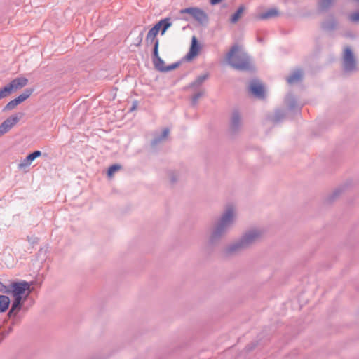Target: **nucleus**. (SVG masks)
I'll list each match as a JSON object with an SVG mask.
<instances>
[{
    "instance_id": "nucleus-5",
    "label": "nucleus",
    "mask_w": 359,
    "mask_h": 359,
    "mask_svg": "<svg viewBox=\"0 0 359 359\" xmlns=\"http://www.w3.org/2000/svg\"><path fill=\"white\" fill-rule=\"evenodd\" d=\"M180 13L189 14L200 23H203L208 20L207 14L202 9L197 7H190L182 9L180 11Z\"/></svg>"
},
{
    "instance_id": "nucleus-1",
    "label": "nucleus",
    "mask_w": 359,
    "mask_h": 359,
    "mask_svg": "<svg viewBox=\"0 0 359 359\" xmlns=\"http://www.w3.org/2000/svg\"><path fill=\"white\" fill-rule=\"evenodd\" d=\"M31 284L26 281L12 283L10 285V292L14 297L11 309L8 313L11 316L14 311H19L21 308L23 301L29 296L31 292Z\"/></svg>"
},
{
    "instance_id": "nucleus-18",
    "label": "nucleus",
    "mask_w": 359,
    "mask_h": 359,
    "mask_svg": "<svg viewBox=\"0 0 359 359\" xmlns=\"http://www.w3.org/2000/svg\"><path fill=\"white\" fill-rule=\"evenodd\" d=\"M121 169V166L119 165H113L110 166L107 171V175L109 178L112 177L114 174L118 171Z\"/></svg>"
},
{
    "instance_id": "nucleus-23",
    "label": "nucleus",
    "mask_w": 359,
    "mask_h": 359,
    "mask_svg": "<svg viewBox=\"0 0 359 359\" xmlns=\"http://www.w3.org/2000/svg\"><path fill=\"white\" fill-rule=\"evenodd\" d=\"M240 121L239 115L237 113H234L232 117L231 124L233 127H236Z\"/></svg>"
},
{
    "instance_id": "nucleus-21",
    "label": "nucleus",
    "mask_w": 359,
    "mask_h": 359,
    "mask_svg": "<svg viewBox=\"0 0 359 359\" xmlns=\"http://www.w3.org/2000/svg\"><path fill=\"white\" fill-rule=\"evenodd\" d=\"M11 93H12L11 92L8 86L6 85V86L0 89V100L6 97H8Z\"/></svg>"
},
{
    "instance_id": "nucleus-7",
    "label": "nucleus",
    "mask_w": 359,
    "mask_h": 359,
    "mask_svg": "<svg viewBox=\"0 0 359 359\" xmlns=\"http://www.w3.org/2000/svg\"><path fill=\"white\" fill-rule=\"evenodd\" d=\"M344 66L346 70H353L355 67V60L350 48H346L344 54Z\"/></svg>"
},
{
    "instance_id": "nucleus-10",
    "label": "nucleus",
    "mask_w": 359,
    "mask_h": 359,
    "mask_svg": "<svg viewBox=\"0 0 359 359\" xmlns=\"http://www.w3.org/2000/svg\"><path fill=\"white\" fill-rule=\"evenodd\" d=\"M250 89L251 93L259 98L264 97V88L262 83L257 81H254L251 83Z\"/></svg>"
},
{
    "instance_id": "nucleus-24",
    "label": "nucleus",
    "mask_w": 359,
    "mask_h": 359,
    "mask_svg": "<svg viewBox=\"0 0 359 359\" xmlns=\"http://www.w3.org/2000/svg\"><path fill=\"white\" fill-rule=\"evenodd\" d=\"M350 20L353 22H359V11L351 15Z\"/></svg>"
},
{
    "instance_id": "nucleus-9",
    "label": "nucleus",
    "mask_w": 359,
    "mask_h": 359,
    "mask_svg": "<svg viewBox=\"0 0 359 359\" xmlns=\"http://www.w3.org/2000/svg\"><path fill=\"white\" fill-rule=\"evenodd\" d=\"M199 51L200 46L198 43L196 37L194 36L191 39V45L189 51L186 56L187 60H192L193 58L198 55Z\"/></svg>"
},
{
    "instance_id": "nucleus-30",
    "label": "nucleus",
    "mask_w": 359,
    "mask_h": 359,
    "mask_svg": "<svg viewBox=\"0 0 359 359\" xmlns=\"http://www.w3.org/2000/svg\"><path fill=\"white\" fill-rule=\"evenodd\" d=\"M355 1L359 2V0H355Z\"/></svg>"
},
{
    "instance_id": "nucleus-27",
    "label": "nucleus",
    "mask_w": 359,
    "mask_h": 359,
    "mask_svg": "<svg viewBox=\"0 0 359 359\" xmlns=\"http://www.w3.org/2000/svg\"><path fill=\"white\" fill-rule=\"evenodd\" d=\"M207 77H208V75H206V74L201 76L197 79L196 82L198 83H201L203 81H205L207 79Z\"/></svg>"
},
{
    "instance_id": "nucleus-14",
    "label": "nucleus",
    "mask_w": 359,
    "mask_h": 359,
    "mask_svg": "<svg viewBox=\"0 0 359 359\" xmlns=\"http://www.w3.org/2000/svg\"><path fill=\"white\" fill-rule=\"evenodd\" d=\"M10 304V299L7 296L0 295V312L6 311Z\"/></svg>"
},
{
    "instance_id": "nucleus-11",
    "label": "nucleus",
    "mask_w": 359,
    "mask_h": 359,
    "mask_svg": "<svg viewBox=\"0 0 359 359\" xmlns=\"http://www.w3.org/2000/svg\"><path fill=\"white\" fill-rule=\"evenodd\" d=\"M233 216V210L231 209H228L222 217L220 223L217 227V230L219 231L228 225L231 222Z\"/></svg>"
},
{
    "instance_id": "nucleus-19",
    "label": "nucleus",
    "mask_w": 359,
    "mask_h": 359,
    "mask_svg": "<svg viewBox=\"0 0 359 359\" xmlns=\"http://www.w3.org/2000/svg\"><path fill=\"white\" fill-rule=\"evenodd\" d=\"M19 104L15 99L11 100L4 108V111H10L15 109Z\"/></svg>"
},
{
    "instance_id": "nucleus-17",
    "label": "nucleus",
    "mask_w": 359,
    "mask_h": 359,
    "mask_svg": "<svg viewBox=\"0 0 359 359\" xmlns=\"http://www.w3.org/2000/svg\"><path fill=\"white\" fill-rule=\"evenodd\" d=\"M258 235H259L258 233H255V232L249 233L245 236L242 243H248L252 241L255 238H257L258 236Z\"/></svg>"
},
{
    "instance_id": "nucleus-4",
    "label": "nucleus",
    "mask_w": 359,
    "mask_h": 359,
    "mask_svg": "<svg viewBox=\"0 0 359 359\" xmlns=\"http://www.w3.org/2000/svg\"><path fill=\"white\" fill-rule=\"evenodd\" d=\"M23 113L19 112L6 119L0 125V137L8 132L13 127H14L20 121V119L23 116Z\"/></svg>"
},
{
    "instance_id": "nucleus-12",
    "label": "nucleus",
    "mask_w": 359,
    "mask_h": 359,
    "mask_svg": "<svg viewBox=\"0 0 359 359\" xmlns=\"http://www.w3.org/2000/svg\"><path fill=\"white\" fill-rule=\"evenodd\" d=\"M279 15V12L276 8H271L265 13L259 14L257 16L258 20H267L273 18H276Z\"/></svg>"
},
{
    "instance_id": "nucleus-16",
    "label": "nucleus",
    "mask_w": 359,
    "mask_h": 359,
    "mask_svg": "<svg viewBox=\"0 0 359 359\" xmlns=\"http://www.w3.org/2000/svg\"><path fill=\"white\" fill-rule=\"evenodd\" d=\"M33 92V90L32 89H27L22 94L20 95L18 97L15 98L18 103L20 104V103L23 102L25 100H26L27 98L30 97Z\"/></svg>"
},
{
    "instance_id": "nucleus-3",
    "label": "nucleus",
    "mask_w": 359,
    "mask_h": 359,
    "mask_svg": "<svg viewBox=\"0 0 359 359\" xmlns=\"http://www.w3.org/2000/svg\"><path fill=\"white\" fill-rule=\"evenodd\" d=\"M171 25L170 19L167 18L160 20L148 32L145 41L147 46L154 45V52L156 55L159 46V40L156 38L158 32L161 31V34L163 35Z\"/></svg>"
},
{
    "instance_id": "nucleus-6",
    "label": "nucleus",
    "mask_w": 359,
    "mask_h": 359,
    "mask_svg": "<svg viewBox=\"0 0 359 359\" xmlns=\"http://www.w3.org/2000/svg\"><path fill=\"white\" fill-rule=\"evenodd\" d=\"M153 53H154V60H153L154 65L156 69H157L158 70H159L161 72H168L172 69H174L175 68H176L177 67V64L166 67L165 65V62H163V60L159 57L158 48H157V55H156L154 51H153Z\"/></svg>"
},
{
    "instance_id": "nucleus-26",
    "label": "nucleus",
    "mask_w": 359,
    "mask_h": 359,
    "mask_svg": "<svg viewBox=\"0 0 359 359\" xmlns=\"http://www.w3.org/2000/svg\"><path fill=\"white\" fill-rule=\"evenodd\" d=\"M0 292L10 293L8 290L2 283L0 282Z\"/></svg>"
},
{
    "instance_id": "nucleus-22",
    "label": "nucleus",
    "mask_w": 359,
    "mask_h": 359,
    "mask_svg": "<svg viewBox=\"0 0 359 359\" xmlns=\"http://www.w3.org/2000/svg\"><path fill=\"white\" fill-rule=\"evenodd\" d=\"M31 165V163L27 161V158H25V159H23L18 165V169L20 170H25L27 169L29 165Z\"/></svg>"
},
{
    "instance_id": "nucleus-15",
    "label": "nucleus",
    "mask_w": 359,
    "mask_h": 359,
    "mask_svg": "<svg viewBox=\"0 0 359 359\" xmlns=\"http://www.w3.org/2000/svg\"><path fill=\"white\" fill-rule=\"evenodd\" d=\"M302 77V73L300 71H297L294 72L291 76H290L287 81L289 83L292 84L295 82H297L301 80Z\"/></svg>"
},
{
    "instance_id": "nucleus-8",
    "label": "nucleus",
    "mask_w": 359,
    "mask_h": 359,
    "mask_svg": "<svg viewBox=\"0 0 359 359\" xmlns=\"http://www.w3.org/2000/svg\"><path fill=\"white\" fill-rule=\"evenodd\" d=\"M28 83V79L25 77H18L12 80L7 86L11 92L13 93L18 89L25 86Z\"/></svg>"
},
{
    "instance_id": "nucleus-2",
    "label": "nucleus",
    "mask_w": 359,
    "mask_h": 359,
    "mask_svg": "<svg viewBox=\"0 0 359 359\" xmlns=\"http://www.w3.org/2000/svg\"><path fill=\"white\" fill-rule=\"evenodd\" d=\"M226 60L233 68L245 70L249 68L250 61L246 53L238 45H234L226 55Z\"/></svg>"
},
{
    "instance_id": "nucleus-20",
    "label": "nucleus",
    "mask_w": 359,
    "mask_h": 359,
    "mask_svg": "<svg viewBox=\"0 0 359 359\" xmlns=\"http://www.w3.org/2000/svg\"><path fill=\"white\" fill-rule=\"evenodd\" d=\"M41 156V152L40 151H35L32 154H29L27 157V161H29L31 163L36 158L40 157Z\"/></svg>"
},
{
    "instance_id": "nucleus-25",
    "label": "nucleus",
    "mask_w": 359,
    "mask_h": 359,
    "mask_svg": "<svg viewBox=\"0 0 359 359\" xmlns=\"http://www.w3.org/2000/svg\"><path fill=\"white\" fill-rule=\"evenodd\" d=\"M332 0H322L320 3V7L322 8L327 7L332 2Z\"/></svg>"
},
{
    "instance_id": "nucleus-13",
    "label": "nucleus",
    "mask_w": 359,
    "mask_h": 359,
    "mask_svg": "<svg viewBox=\"0 0 359 359\" xmlns=\"http://www.w3.org/2000/svg\"><path fill=\"white\" fill-rule=\"evenodd\" d=\"M245 10V7L243 5H241L238 7L236 12L231 16V18L230 19V22L232 24L236 23L239 20V19L241 18V16L243 15Z\"/></svg>"
},
{
    "instance_id": "nucleus-28",
    "label": "nucleus",
    "mask_w": 359,
    "mask_h": 359,
    "mask_svg": "<svg viewBox=\"0 0 359 359\" xmlns=\"http://www.w3.org/2000/svg\"><path fill=\"white\" fill-rule=\"evenodd\" d=\"M169 134V130L168 128L165 129L163 132V138H165Z\"/></svg>"
},
{
    "instance_id": "nucleus-29",
    "label": "nucleus",
    "mask_w": 359,
    "mask_h": 359,
    "mask_svg": "<svg viewBox=\"0 0 359 359\" xmlns=\"http://www.w3.org/2000/svg\"><path fill=\"white\" fill-rule=\"evenodd\" d=\"M223 0H210V2L212 5H215V4L220 3Z\"/></svg>"
}]
</instances>
